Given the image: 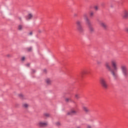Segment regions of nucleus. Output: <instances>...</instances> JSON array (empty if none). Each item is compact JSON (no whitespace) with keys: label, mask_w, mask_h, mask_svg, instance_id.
<instances>
[{"label":"nucleus","mask_w":128,"mask_h":128,"mask_svg":"<svg viewBox=\"0 0 128 128\" xmlns=\"http://www.w3.org/2000/svg\"><path fill=\"white\" fill-rule=\"evenodd\" d=\"M111 64L114 68V70H112V68L110 63L108 62H105V68L108 72H111V74H112V76H114V78H116L118 77V74H116V72H118V62H116V60H111Z\"/></svg>","instance_id":"obj_1"},{"label":"nucleus","mask_w":128,"mask_h":128,"mask_svg":"<svg viewBox=\"0 0 128 128\" xmlns=\"http://www.w3.org/2000/svg\"><path fill=\"white\" fill-rule=\"evenodd\" d=\"M122 18H128V10H124L123 11Z\"/></svg>","instance_id":"obj_8"},{"label":"nucleus","mask_w":128,"mask_h":128,"mask_svg":"<svg viewBox=\"0 0 128 128\" xmlns=\"http://www.w3.org/2000/svg\"><path fill=\"white\" fill-rule=\"evenodd\" d=\"M65 102H72V99H70V98H66Z\"/></svg>","instance_id":"obj_17"},{"label":"nucleus","mask_w":128,"mask_h":128,"mask_svg":"<svg viewBox=\"0 0 128 128\" xmlns=\"http://www.w3.org/2000/svg\"><path fill=\"white\" fill-rule=\"evenodd\" d=\"M75 98H76L77 100L80 98V95H78V94H75Z\"/></svg>","instance_id":"obj_20"},{"label":"nucleus","mask_w":128,"mask_h":128,"mask_svg":"<svg viewBox=\"0 0 128 128\" xmlns=\"http://www.w3.org/2000/svg\"><path fill=\"white\" fill-rule=\"evenodd\" d=\"M83 16L84 20L86 22V23L88 26L90 32H94V28L92 25V22H90V19H88V15L85 14Z\"/></svg>","instance_id":"obj_2"},{"label":"nucleus","mask_w":128,"mask_h":128,"mask_svg":"<svg viewBox=\"0 0 128 128\" xmlns=\"http://www.w3.org/2000/svg\"><path fill=\"white\" fill-rule=\"evenodd\" d=\"M26 66H30V64H27Z\"/></svg>","instance_id":"obj_30"},{"label":"nucleus","mask_w":128,"mask_h":128,"mask_svg":"<svg viewBox=\"0 0 128 128\" xmlns=\"http://www.w3.org/2000/svg\"><path fill=\"white\" fill-rule=\"evenodd\" d=\"M18 96L20 98H24V96L22 94H18Z\"/></svg>","instance_id":"obj_19"},{"label":"nucleus","mask_w":128,"mask_h":128,"mask_svg":"<svg viewBox=\"0 0 128 128\" xmlns=\"http://www.w3.org/2000/svg\"><path fill=\"white\" fill-rule=\"evenodd\" d=\"M22 108H24L25 110H28V108H30V104L27 102L22 103Z\"/></svg>","instance_id":"obj_10"},{"label":"nucleus","mask_w":128,"mask_h":128,"mask_svg":"<svg viewBox=\"0 0 128 128\" xmlns=\"http://www.w3.org/2000/svg\"><path fill=\"white\" fill-rule=\"evenodd\" d=\"M100 82L102 88L106 90V88H108V83L106 82V78H100Z\"/></svg>","instance_id":"obj_3"},{"label":"nucleus","mask_w":128,"mask_h":128,"mask_svg":"<svg viewBox=\"0 0 128 128\" xmlns=\"http://www.w3.org/2000/svg\"><path fill=\"white\" fill-rule=\"evenodd\" d=\"M45 82H46V84H47V86H51L52 85V80L50 78H46L45 80Z\"/></svg>","instance_id":"obj_9"},{"label":"nucleus","mask_w":128,"mask_h":128,"mask_svg":"<svg viewBox=\"0 0 128 128\" xmlns=\"http://www.w3.org/2000/svg\"><path fill=\"white\" fill-rule=\"evenodd\" d=\"M24 29V26L22 24H20L18 26V30H22Z\"/></svg>","instance_id":"obj_15"},{"label":"nucleus","mask_w":128,"mask_h":128,"mask_svg":"<svg viewBox=\"0 0 128 128\" xmlns=\"http://www.w3.org/2000/svg\"><path fill=\"white\" fill-rule=\"evenodd\" d=\"M94 10H98V6H94Z\"/></svg>","instance_id":"obj_23"},{"label":"nucleus","mask_w":128,"mask_h":128,"mask_svg":"<svg viewBox=\"0 0 128 128\" xmlns=\"http://www.w3.org/2000/svg\"><path fill=\"white\" fill-rule=\"evenodd\" d=\"M7 56H8V58H10V55L8 54V55H7Z\"/></svg>","instance_id":"obj_28"},{"label":"nucleus","mask_w":128,"mask_h":128,"mask_svg":"<svg viewBox=\"0 0 128 128\" xmlns=\"http://www.w3.org/2000/svg\"><path fill=\"white\" fill-rule=\"evenodd\" d=\"M30 36H32V32H30Z\"/></svg>","instance_id":"obj_29"},{"label":"nucleus","mask_w":128,"mask_h":128,"mask_svg":"<svg viewBox=\"0 0 128 128\" xmlns=\"http://www.w3.org/2000/svg\"><path fill=\"white\" fill-rule=\"evenodd\" d=\"M77 30L79 32H84V28L82 26H77Z\"/></svg>","instance_id":"obj_12"},{"label":"nucleus","mask_w":128,"mask_h":128,"mask_svg":"<svg viewBox=\"0 0 128 128\" xmlns=\"http://www.w3.org/2000/svg\"><path fill=\"white\" fill-rule=\"evenodd\" d=\"M94 13L92 12H90V16H94Z\"/></svg>","instance_id":"obj_24"},{"label":"nucleus","mask_w":128,"mask_h":128,"mask_svg":"<svg viewBox=\"0 0 128 128\" xmlns=\"http://www.w3.org/2000/svg\"><path fill=\"white\" fill-rule=\"evenodd\" d=\"M77 112L74 109L71 110L70 112H68L67 114L68 116H72V114H76Z\"/></svg>","instance_id":"obj_7"},{"label":"nucleus","mask_w":128,"mask_h":128,"mask_svg":"<svg viewBox=\"0 0 128 128\" xmlns=\"http://www.w3.org/2000/svg\"><path fill=\"white\" fill-rule=\"evenodd\" d=\"M26 50H28V52H32V48L28 47L26 48Z\"/></svg>","instance_id":"obj_18"},{"label":"nucleus","mask_w":128,"mask_h":128,"mask_svg":"<svg viewBox=\"0 0 128 128\" xmlns=\"http://www.w3.org/2000/svg\"><path fill=\"white\" fill-rule=\"evenodd\" d=\"M84 73H86V72H85V71H84Z\"/></svg>","instance_id":"obj_32"},{"label":"nucleus","mask_w":128,"mask_h":128,"mask_svg":"<svg viewBox=\"0 0 128 128\" xmlns=\"http://www.w3.org/2000/svg\"><path fill=\"white\" fill-rule=\"evenodd\" d=\"M44 116L46 118H50V114H48V113H44Z\"/></svg>","instance_id":"obj_16"},{"label":"nucleus","mask_w":128,"mask_h":128,"mask_svg":"<svg viewBox=\"0 0 128 128\" xmlns=\"http://www.w3.org/2000/svg\"><path fill=\"white\" fill-rule=\"evenodd\" d=\"M125 32H126L128 33V27L125 28Z\"/></svg>","instance_id":"obj_25"},{"label":"nucleus","mask_w":128,"mask_h":128,"mask_svg":"<svg viewBox=\"0 0 128 128\" xmlns=\"http://www.w3.org/2000/svg\"><path fill=\"white\" fill-rule=\"evenodd\" d=\"M33 72H35L36 70H32Z\"/></svg>","instance_id":"obj_31"},{"label":"nucleus","mask_w":128,"mask_h":128,"mask_svg":"<svg viewBox=\"0 0 128 128\" xmlns=\"http://www.w3.org/2000/svg\"><path fill=\"white\" fill-rule=\"evenodd\" d=\"M76 24H77V26H82V21L78 20L76 22Z\"/></svg>","instance_id":"obj_14"},{"label":"nucleus","mask_w":128,"mask_h":128,"mask_svg":"<svg viewBox=\"0 0 128 128\" xmlns=\"http://www.w3.org/2000/svg\"><path fill=\"white\" fill-rule=\"evenodd\" d=\"M82 110L84 112H85L86 114L88 112H90V109L86 106H82Z\"/></svg>","instance_id":"obj_11"},{"label":"nucleus","mask_w":128,"mask_h":128,"mask_svg":"<svg viewBox=\"0 0 128 128\" xmlns=\"http://www.w3.org/2000/svg\"><path fill=\"white\" fill-rule=\"evenodd\" d=\"M100 25L102 28L104 30H106L108 28V25L106 22H100Z\"/></svg>","instance_id":"obj_6"},{"label":"nucleus","mask_w":128,"mask_h":128,"mask_svg":"<svg viewBox=\"0 0 128 128\" xmlns=\"http://www.w3.org/2000/svg\"><path fill=\"white\" fill-rule=\"evenodd\" d=\"M96 62H97V64H98V66H100V64H102V62H100V60H98V61Z\"/></svg>","instance_id":"obj_21"},{"label":"nucleus","mask_w":128,"mask_h":128,"mask_svg":"<svg viewBox=\"0 0 128 128\" xmlns=\"http://www.w3.org/2000/svg\"><path fill=\"white\" fill-rule=\"evenodd\" d=\"M33 17H34V14H32V13H29L27 16L26 19L32 20V18Z\"/></svg>","instance_id":"obj_13"},{"label":"nucleus","mask_w":128,"mask_h":128,"mask_svg":"<svg viewBox=\"0 0 128 128\" xmlns=\"http://www.w3.org/2000/svg\"><path fill=\"white\" fill-rule=\"evenodd\" d=\"M26 60V57L23 56L22 58V60Z\"/></svg>","instance_id":"obj_26"},{"label":"nucleus","mask_w":128,"mask_h":128,"mask_svg":"<svg viewBox=\"0 0 128 128\" xmlns=\"http://www.w3.org/2000/svg\"><path fill=\"white\" fill-rule=\"evenodd\" d=\"M121 71L122 72L125 77L128 76V68H126V66L124 65H122L121 66Z\"/></svg>","instance_id":"obj_4"},{"label":"nucleus","mask_w":128,"mask_h":128,"mask_svg":"<svg viewBox=\"0 0 128 128\" xmlns=\"http://www.w3.org/2000/svg\"><path fill=\"white\" fill-rule=\"evenodd\" d=\"M48 122L46 121H40L38 123V126L40 128H45V126H48Z\"/></svg>","instance_id":"obj_5"},{"label":"nucleus","mask_w":128,"mask_h":128,"mask_svg":"<svg viewBox=\"0 0 128 128\" xmlns=\"http://www.w3.org/2000/svg\"><path fill=\"white\" fill-rule=\"evenodd\" d=\"M56 124L58 126H60V122H56Z\"/></svg>","instance_id":"obj_22"},{"label":"nucleus","mask_w":128,"mask_h":128,"mask_svg":"<svg viewBox=\"0 0 128 128\" xmlns=\"http://www.w3.org/2000/svg\"><path fill=\"white\" fill-rule=\"evenodd\" d=\"M87 128H92V126H88Z\"/></svg>","instance_id":"obj_27"}]
</instances>
